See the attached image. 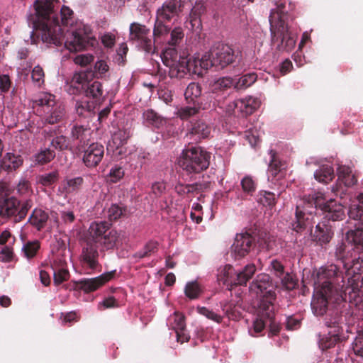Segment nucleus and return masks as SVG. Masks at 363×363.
<instances>
[{
	"label": "nucleus",
	"instance_id": "nucleus-1",
	"mask_svg": "<svg viewBox=\"0 0 363 363\" xmlns=\"http://www.w3.org/2000/svg\"><path fill=\"white\" fill-rule=\"evenodd\" d=\"M55 0H35L30 8L27 16L28 23L32 27L30 38L32 43H35L36 38H40L48 46L64 48L70 52H79L94 45L95 38H89L77 31H67L64 34L60 24L65 26L73 23V11L69 7L62 6L61 9H55Z\"/></svg>",
	"mask_w": 363,
	"mask_h": 363
},
{
	"label": "nucleus",
	"instance_id": "nucleus-2",
	"mask_svg": "<svg viewBox=\"0 0 363 363\" xmlns=\"http://www.w3.org/2000/svg\"><path fill=\"white\" fill-rule=\"evenodd\" d=\"M338 268L335 265H330L323 269L321 274H318V281H320L321 277H325L326 280L321 282L320 290L313 296L311 301V309L316 316L323 315L328 309L329 303L335 306V310L330 311L326 317L340 311V305L347 301L350 305H357L361 301V289L363 287V274L357 273L348 278V285L342 283L335 287V284H339Z\"/></svg>",
	"mask_w": 363,
	"mask_h": 363
},
{
	"label": "nucleus",
	"instance_id": "nucleus-3",
	"mask_svg": "<svg viewBox=\"0 0 363 363\" xmlns=\"http://www.w3.org/2000/svg\"><path fill=\"white\" fill-rule=\"evenodd\" d=\"M348 216L350 219L357 221L354 223L355 229L350 230L345 234V240L350 244L346 245L343 242H339L335 248V255L340 264H335L338 268V280L345 284V278L357 274L354 269H359V256H353V252L357 250H363V194H360L357 199L353 201L348 209ZM348 285V281L347 282Z\"/></svg>",
	"mask_w": 363,
	"mask_h": 363
},
{
	"label": "nucleus",
	"instance_id": "nucleus-4",
	"mask_svg": "<svg viewBox=\"0 0 363 363\" xmlns=\"http://www.w3.org/2000/svg\"><path fill=\"white\" fill-rule=\"evenodd\" d=\"M319 208L328 220H339L345 216L343 206L333 199L327 200L320 191H313L300 198L296 204L294 218L289 223V228L297 233L305 230L311 233L316 223L315 213Z\"/></svg>",
	"mask_w": 363,
	"mask_h": 363
},
{
	"label": "nucleus",
	"instance_id": "nucleus-5",
	"mask_svg": "<svg viewBox=\"0 0 363 363\" xmlns=\"http://www.w3.org/2000/svg\"><path fill=\"white\" fill-rule=\"evenodd\" d=\"M198 16L196 9L191 0H166L157 9L153 35L158 38L167 35L170 26L166 23L172 21L175 23L182 18L185 20L186 28L194 30L196 26H200Z\"/></svg>",
	"mask_w": 363,
	"mask_h": 363
},
{
	"label": "nucleus",
	"instance_id": "nucleus-6",
	"mask_svg": "<svg viewBox=\"0 0 363 363\" xmlns=\"http://www.w3.org/2000/svg\"><path fill=\"white\" fill-rule=\"evenodd\" d=\"M163 64L169 68L171 78H183L187 74L199 75L200 68L196 64L197 55L188 58L179 55L175 48H167L161 56Z\"/></svg>",
	"mask_w": 363,
	"mask_h": 363
},
{
	"label": "nucleus",
	"instance_id": "nucleus-7",
	"mask_svg": "<svg viewBox=\"0 0 363 363\" xmlns=\"http://www.w3.org/2000/svg\"><path fill=\"white\" fill-rule=\"evenodd\" d=\"M237 57L233 48L228 44L218 43L215 44L208 52L204 53L201 57L197 55L196 64L200 68L199 74H202L203 69L206 70L211 67L224 68L233 64Z\"/></svg>",
	"mask_w": 363,
	"mask_h": 363
},
{
	"label": "nucleus",
	"instance_id": "nucleus-8",
	"mask_svg": "<svg viewBox=\"0 0 363 363\" xmlns=\"http://www.w3.org/2000/svg\"><path fill=\"white\" fill-rule=\"evenodd\" d=\"M210 158L209 152L199 147L191 146L182 150L178 164L187 174H198L208 167Z\"/></svg>",
	"mask_w": 363,
	"mask_h": 363
},
{
	"label": "nucleus",
	"instance_id": "nucleus-9",
	"mask_svg": "<svg viewBox=\"0 0 363 363\" xmlns=\"http://www.w3.org/2000/svg\"><path fill=\"white\" fill-rule=\"evenodd\" d=\"M111 225L106 221L93 222L90 225L89 232L91 240L101 250H113L121 242L120 233Z\"/></svg>",
	"mask_w": 363,
	"mask_h": 363
},
{
	"label": "nucleus",
	"instance_id": "nucleus-10",
	"mask_svg": "<svg viewBox=\"0 0 363 363\" xmlns=\"http://www.w3.org/2000/svg\"><path fill=\"white\" fill-rule=\"evenodd\" d=\"M250 291L259 300V307L266 311L273 308L276 294L273 281L267 274H259L250 286Z\"/></svg>",
	"mask_w": 363,
	"mask_h": 363
},
{
	"label": "nucleus",
	"instance_id": "nucleus-11",
	"mask_svg": "<svg viewBox=\"0 0 363 363\" xmlns=\"http://www.w3.org/2000/svg\"><path fill=\"white\" fill-rule=\"evenodd\" d=\"M325 324L329 330L328 334L319 340V347L323 350L332 348L337 342L346 339L342 327V315L337 311L335 313L334 316L330 315L325 317Z\"/></svg>",
	"mask_w": 363,
	"mask_h": 363
},
{
	"label": "nucleus",
	"instance_id": "nucleus-12",
	"mask_svg": "<svg viewBox=\"0 0 363 363\" xmlns=\"http://www.w3.org/2000/svg\"><path fill=\"white\" fill-rule=\"evenodd\" d=\"M32 206L33 202L30 199L20 201L13 196L1 199L0 200V219L13 218L14 222H20L25 218Z\"/></svg>",
	"mask_w": 363,
	"mask_h": 363
},
{
	"label": "nucleus",
	"instance_id": "nucleus-13",
	"mask_svg": "<svg viewBox=\"0 0 363 363\" xmlns=\"http://www.w3.org/2000/svg\"><path fill=\"white\" fill-rule=\"evenodd\" d=\"M256 271L254 264H247L245 268L236 274L234 269L230 264H226L218 269L217 280L220 284L232 286L233 284H246L247 281L252 277Z\"/></svg>",
	"mask_w": 363,
	"mask_h": 363
},
{
	"label": "nucleus",
	"instance_id": "nucleus-14",
	"mask_svg": "<svg viewBox=\"0 0 363 363\" xmlns=\"http://www.w3.org/2000/svg\"><path fill=\"white\" fill-rule=\"evenodd\" d=\"M270 33L272 43L279 51L290 52L295 47L296 37L289 32L286 23L274 24V20L271 19Z\"/></svg>",
	"mask_w": 363,
	"mask_h": 363
},
{
	"label": "nucleus",
	"instance_id": "nucleus-15",
	"mask_svg": "<svg viewBox=\"0 0 363 363\" xmlns=\"http://www.w3.org/2000/svg\"><path fill=\"white\" fill-rule=\"evenodd\" d=\"M154 37L153 32L145 25L133 22L130 25L129 38L130 40L136 43L140 49L147 53L155 52V45L152 39Z\"/></svg>",
	"mask_w": 363,
	"mask_h": 363
},
{
	"label": "nucleus",
	"instance_id": "nucleus-16",
	"mask_svg": "<svg viewBox=\"0 0 363 363\" xmlns=\"http://www.w3.org/2000/svg\"><path fill=\"white\" fill-rule=\"evenodd\" d=\"M93 79L91 69L75 72L70 79L67 80L65 90L69 95L84 94L88 80Z\"/></svg>",
	"mask_w": 363,
	"mask_h": 363
},
{
	"label": "nucleus",
	"instance_id": "nucleus-17",
	"mask_svg": "<svg viewBox=\"0 0 363 363\" xmlns=\"http://www.w3.org/2000/svg\"><path fill=\"white\" fill-rule=\"evenodd\" d=\"M98 246L91 240L82 247L80 262L86 274L94 271H100Z\"/></svg>",
	"mask_w": 363,
	"mask_h": 363
},
{
	"label": "nucleus",
	"instance_id": "nucleus-18",
	"mask_svg": "<svg viewBox=\"0 0 363 363\" xmlns=\"http://www.w3.org/2000/svg\"><path fill=\"white\" fill-rule=\"evenodd\" d=\"M260 104L261 101L259 99L249 96L244 99L230 101L225 107V112L230 115L238 110V112L248 115L258 108Z\"/></svg>",
	"mask_w": 363,
	"mask_h": 363
},
{
	"label": "nucleus",
	"instance_id": "nucleus-19",
	"mask_svg": "<svg viewBox=\"0 0 363 363\" xmlns=\"http://www.w3.org/2000/svg\"><path fill=\"white\" fill-rule=\"evenodd\" d=\"M116 270L104 272L101 275L91 279H82L77 281V286L85 293H89L99 289L106 282L115 278Z\"/></svg>",
	"mask_w": 363,
	"mask_h": 363
},
{
	"label": "nucleus",
	"instance_id": "nucleus-20",
	"mask_svg": "<svg viewBox=\"0 0 363 363\" xmlns=\"http://www.w3.org/2000/svg\"><path fill=\"white\" fill-rule=\"evenodd\" d=\"M255 246V238L248 233H238L235 238L231 249L235 256L243 257Z\"/></svg>",
	"mask_w": 363,
	"mask_h": 363
},
{
	"label": "nucleus",
	"instance_id": "nucleus-21",
	"mask_svg": "<svg viewBox=\"0 0 363 363\" xmlns=\"http://www.w3.org/2000/svg\"><path fill=\"white\" fill-rule=\"evenodd\" d=\"M104 156V145L99 143H93L84 150L82 161L86 167L91 169L98 166Z\"/></svg>",
	"mask_w": 363,
	"mask_h": 363
},
{
	"label": "nucleus",
	"instance_id": "nucleus-22",
	"mask_svg": "<svg viewBox=\"0 0 363 363\" xmlns=\"http://www.w3.org/2000/svg\"><path fill=\"white\" fill-rule=\"evenodd\" d=\"M57 102L55 96L49 92H40L30 101L33 112L38 116L45 114V111Z\"/></svg>",
	"mask_w": 363,
	"mask_h": 363
},
{
	"label": "nucleus",
	"instance_id": "nucleus-23",
	"mask_svg": "<svg viewBox=\"0 0 363 363\" xmlns=\"http://www.w3.org/2000/svg\"><path fill=\"white\" fill-rule=\"evenodd\" d=\"M274 5L275 7L271 9L269 16V23L271 24V18L274 20V24L277 25L279 24V21L280 23H286L285 16L294 7L289 0H275Z\"/></svg>",
	"mask_w": 363,
	"mask_h": 363
},
{
	"label": "nucleus",
	"instance_id": "nucleus-24",
	"mask_svg": "<svg viewBox=\"0 0 363 363\" xmlns=\"http://www.w3.org/2000/svg\"><path fill=\"white\" fill-rule=\"evenodd\" d=\"M211 127L201 120L191 122L188 127L186 136L197 143L201 139L206 138L211 133Z\"/></svg>",
	"mask_w": 363,
	"mask_h": 363
},
{
	"label": "nucleus",
	"instance_id": "nucleus-25",
	"mask_svg": "<svg viewBox=\"0 0 363 363\" xmlns=\"http://www.w3.org/2000/svg\"><path fill=\"white\" fill-rule=\"evenodd\" d=\"M51 268L53 272L54 282L55 284H60L68 279L69 273L67 268V262L65 258L55 257Z\"/></svg>",
	"mask_w": 363,
	"mask_h": 363
},
{
	"label": "nucleus",
	"instance_id": "nucleus-26",
	"mask_svg": "<svg viewBox=\"0 0 363 363\" xmlns=\"http://www.w3.org/2000/svg\"><path fill=\"white\" fill-rule=\"evenodd\" d=\"M45 112V114H41L40 117L45 123L48 124H55L61 121L66 113L65 106L59 101Z\"/></svg>",
	"mask_w": 363,
	"mask_h": 363
},
{
	"label": "nucleus",
	"instance_id": "nucleus-27",
	"mask_svg": "<svg viewBox=\"0 0 363 363\" xmlns=\"http://www.w3.org/2000/svg\"><path fill=\"white\" fill-rule=\"evenodd\" d=\"M84 180L82 177H65L58 187L62 194L68 195L78 192L82 187Z\"/></svg>",
	"mask_w": 363,
	"mask_h": 363
},
{
	"label": "nucleus",
	"instance_id": "nucleus-28",
	"mask_svg": "<svg viewBox=\"0 0 363 363\" xmlns=\"http://www.w3.org/2000/svg\"><path fill=\"white\" fill-rule=\"evenodd\" d=\"M91 130L90 128L82 125H74L71 129V138L73 141H77L80 147L86 145L90 140Z\"/></svg>",
	"mask_w": 363,
	"mask_h": 363
},
{
	"label": "nucleus",
	"instance_id": "nucleus-29",
	"mask_svg": "<svg viewBox=\"0 0 363 363\" xmlns=\"http://www.w3.org/2000/svg\"><path fill=\"white\" fill-rule=\"evenodd\" d=\"M23 160L20 154L7 152L0 160V167L7 172L16 171L23 165Z\"/></svg>",
	"mask_w": 363,
	"mask_h": 363
},
{
	"label": "nucleus",
	"instance_id": "nucleus-30",
	"mask_svg": "<svg viewBox=\"0 0 363 363\" xmlns=\"http://www.w3.org/2000/svg\"><path fill=\"white\" fill-rule=\"evenodd\" d=\"M143 121L146 126L157 130L162 129L168 122L152 109H147L143 112Z\"/></svg>",
	"mask_w": 363,
	"mask_h": 363
},
{
	"label": "nucleus",
	"instance_id": "nucleus-31",
	"mask_svg": "<svg viewBox=\"0 0 363 363\" xmlns=\"http://www.w3.org/2000/svg\"><path fill=\"white\" fill-rule=\"evenodd\" d=\"M201 86L199 83L191 82L187 86L184 91L185 100L189 104H199L204 106L203 99L205 97V95L201 96ZM206 97L208 98V95H206Z\"/></svg>",
	"mask_w": 363,
	"mask_h": 363
},
{
	"label": "nucleus",
	"instance_id": "nucleus-32",
	"mask_svg": "<svg viewBox=\"0 0 363 363\" xmlns=\"http://www.w3.org/2000/svg\"><path fill=\"white\" fill-rule=\"evenodd\" d=\"M268 155L269 156L267 170L268 179L269 180L272 177V181H273L275 177L280 178L283 176L281 171L284 169V164L278 159L277 152L274 150H269Z\"/></svg>",
	"mask_w": 363,
	"mask_h": 363
},
{
	"label": "nucleus",
	"instance_id": "nucleus-33",
	"mask_svg": "<svg viewBox=\"0 0 363 363\" xmlns=\"http://www.w3.org/2000/svg\"><path fill=\"white\" fill-rule=\"evenodd\" d=\"M184 36L183 29L180 26H176L172 30H168L167 35L162 38L154 36L155 41L159 43H166L169 46L179 45Z\"/></svg>",
	"mask_w": 363,
	"mask_h": 363
},
{
	"label": "nucleus",
	"instance_id": "nucleus-34",
	"mask_svg": "<svg viewBox=\"0 0 363 363\" xmlns=\"http://www.w3.org/2000/svg\"><path fill=\"white\" fill-rule=\"evenodd\" d=\"M333 233L331 228L325 223H318L315 225V230L313 235V240L319 245H323L328 243Z\"/></svg>",
	"mask_w": 363,
	"mask_h": 363
},
{
	"label": "nucleus",
	"instance_id": "nucleus-35",
	"mask_svg": "<svg viewBox=\"0 0 363 363\" xmlns=\"http://www.w3.org/2000/svg\"><path fill=\"white\" fill-rule=\"evenodd\" d=\"M48 214L40 208H35L30 216L28 223L37 230H41L46 225Z\"/></svg>",
	"mask_w": 363,
	"mask_h": 363
},
{
	"label": "nucleus",
	"instance_id": "nucleus-36",
	"mask_svg": "<svg viewBox=\"0 0 363 363\" xmlns=\"http://www.w3.org/2000/svg\"><path fill=\"white\" fill-rule=\"evenodd\" d=\"M55 152L49 147H40L39 150L35 153L32 160L35 164L43 165L50 162L55 157Z\"/></svg>",
	"mask_w": 363,
	"mask_h": 363
},
{
	"label": "nucleus",
	"instance_id": "nucleus-37",
	"mask_svg": "<svg viewBox=\"0 0 363 363\" xmlns=\"http://www.w3.org/2000/svg\"><path fill=\"white\" fill-rule=\"evenodd\" d=\"M210 107V104H204V106L199 104H191L182 106L177 111V116L182 120H188L191 117L196 115L201 108L206 109Z\"/></svg>",
	"mask_w": 363,
	"mask_h": 363
},
{
	"label": "nucleus",
	"instance_id": "nucleus-38",
	"mask_svg": "<svg viewBox=\"0 0 363 363\" xmlns=\"http://www.w3.org/2000/svg\"><path fill=\"white\" fill-rule=\"evenodd\" d=\"M338 181L344 184L345 186H351L357 182L356 177L352 174V169L345 165L340 166L337 168Z\"/></svg>",
	"mask_w": 363,
	"mask_h": 363
},
{
	"label": "nucleus",
	"instance_id": "nucleus-39",
	"mask_svg": "<svg viewBox=\"0 0 363 363\" xmlns=\"http://www.w3.org/2000/svg\"><path fill=\"white\" fill-rule=\"evenodd\" d=\"M127 208L122 204L111 203L106 211V216L109 221H116L126 216Z\"/></svg>",
	"mask_w": 363,
	"mask_h": 363
},
{
	"label": "nucleus",
	"instance_id": "nucleus-40",
	"mask_svg": "<svg viewBox=\"0 0 363 363\" xmlns=\"http://www.w3.org/2000/svg\"><path fill=\"white\" fill-rule=\"evenodd\" d=\"M234 88V79L230 77H223L216 79L212 84L211 89L213 94L223 92L225 94L229 89Z\"/></svg>",
	"mask_w": 363,
	"mask_h": 363
},
{
	"label": "nucleus",
	"instance_id": "nucleus-41",
	"mask_svg": "<svg viewBox=\"0 0 363 363\" xmlns=\"http://www.w3.org/2000/svg\"><path fill=\"white\" fill-rule=\"evenodd\" d=\"M203 291V286L197 280L188 281L184 287V294L191 300L198 299Z\"/></svg>",
	"mask_w": 363,
	"mask_h": 363
},
{
	"label": "nucleus",
	"instance_id": "nucleus-42",
	"mask_svg": "<svg viewBox=\"0 0 363 363\" xmlns=\"http://www.w3.org/2000/svg\"><path fill=\"white\" fill-rule=\"evenodd\" d=\"M334 169L331 165L323 164L314 173V177L319 182L328 184L333 179Z\"/></svg>",
	"mask_w": 363,
	"mask_h": 363
},
{
	"label": "nucleus",
	"instance_id": "nucleus-43",
	"mask_svg": "<svg viewBox=\"0 0 363 363\" xmlns=\"http://www.w3.org/2000/svg\"><path fill=\"white\" fill-rule=\"evenodd\" d=\"M257 79L255 72H250L242 75L238 79H234V89H245L253 84Z\"/></svg>",
	"mask_w": 363,
	"mask_h": 363
},
{
	"label": "nucleus",
	"instance_id": "nucleus-44",
	"mask_svg": "<svg viewBox=\"0 0 363 363\" xmlns=\"http://www.w3.org/2000/svg\"><path fill=\"white\" fill-rule=\"evenodd\" d=\"M102 84L99 81L88 80V86H86L84 94L86 97L94 99H100L103 95Z\"/></svg>",
	"mask_w": 363,
	"mask_h": 363
},
{
	"label": "nucleus",
	"instance_id": "nucleus-45",
	"mask_svg": "<svg viewBox=\"0 0 363 363\" xmlns=\"http://www.w3.org/2000/svg\"><path fill=\"white\" fill-rule=\"evenodd\" d=\"M40 247V242L38 240L28 241L24 243L22 249V255L28 259L33 258Z\"/></svg>",
	"mask_w": 363,
	"mask_h": 363
},
{
	"label": "nucleus",
	"instance_id": "nucleus-46",
	"mask_svg": "<svg viewBox=\"0 0 363 363\" xmlns=\"http://www.w3.org/2000/svg\"><path fill=\"white\" fill-rule=\"evenodd\" d=\"M159 243L156 240H150L146 242L144 247L136 252L133 257L135 258L143 259L150 256L151 254L155 253L158 248Z\"/></svg>",
	"mask_w": 363,
	"mask_h": 363
},
{
	"label": "nucleus",
	"instance_id": "nucleus-47",
	"mask_svg": "<svg viewBox=\"0 0 363 363\" xmlns=\"http://www.w3.org/2000/svg\"><path fill=\"white\" fill-rule=\"evenodd\" d=\"M93 78H106L109 75V66L104 60H98L94 66V70H91Z\"/></svg>",
	"mask_w": 363,
	"mask_h": 363
},
{
	"label": "nucleus",
	"instance_id": "nucleus-48",
	"mask_svg": "<svg viewBox=\"0 0 363 363\" xmlns=\"http://www.w3.org/2000/svg\"><path fill=\"white\" fill-rule=\"evenodd\" d=\"M60 175L57 170L40 174L37 177V182L44 186H50L59 179Z\"/></svg>",
	"mask_w": 363,
	"mask_h": 363
},
{
	"label": "nucleus",
	"instance_id": "nucleus-49",
	"mask_svg": "<svg viewBox=\"0 0 363 363\" xmlns=\"http://www.w3.org/2000/svg\"><path fill=\"white\" fill-rule=\"evenodd\" d=\"M130 137V131L128 129H118L113 132L111 138L116 149L122 147Z\"/></svg>",
	"mask_w": 363,
	"mask_h": 363
},
{
	"label": "nucleus",
	"instance_id": "nucleus-50",
	"mask_svg": "<svg viewBox=\"0 0 363 363\" xmlns=\"http://www.w3.org/2000/svg\"><path fill=\"white\" fill-rule=\"evenodd\" d=\"M75 111L79 116H86L94 108L93 102L86 99L78 100L75 102Z\"/></svg>",
	"mask_w": 363,
	"mask_h": 363
},
{
	"label": "nucleus",
	"instance_id": "nucleus-51",
	"mask_svg": "<svg viewBox=\"0 0 363 363\" xmlns=\"http://www.w3.org/2000/svg\"><path fill=\"white\" fill-rule=\"evenodd\" d=\"M242 191L249 194L252 195L257 189V181L251 175H245L240 181Z\"/></svg>",
	"mask_w": 363,
	"mask_h": 363
},
{
	"label": "nucleus",
	"instance_id": "nucleus-52",
	"mask_svg": "<svg viewBox=\"0 0 363 363\" xmlns=\"http://www.w3.org/2000/svg\"><path fill=\"white\" fill-rule=\"evenodd\" d=\"M167 324L172 328L175 333L185 328L184 317L177 313L169 317Z\"/></svg>",
	"mask_w": 363,
	"mask_h": 363
},
{
	"label": "nucleus",
	"instance_id": "nucleus-53",
	"mask_svg": "<svg viewBox=\"0 0 363 363\" xmlns=\"http://www.w3.org/2000/svg\"><path fill=\"white\" fill-rule=\"evenodd\" d=\"M196 311L199 314L217 323H220L223 320V317L220 315L207 307L198 306Z\"/></svg>",
	"mask_w": 363,
	"mask_h": 363
},
{
	"label": "nucleus",
	"instance_id": "nucleus-54",
	"mask_svg": "<svg viewBox=\"0 0 363 363\" xmlns=\"http://www.w3.org/2000/svg\"><path fill=\"white\" fill-rule=\"evenodd\" d=\"M69 147V142L67 138L62 135H57L50 140L49 147L54 150H67Z\"/></svg>",
	"mask_w": 363,
	"mask_h": 363
},
{
	"label": "nucleus",
	"instance_id": "nucleus-55",
	"mask_svg": "<svg viewBox=\"0 0 363 363\" xmlns=\"http://www.w3.org/2000/svg\"><path fill=\"white\" fill-rule=\"evenodd\" d=\"M257 201L264 206L272 207L275 204V194L267 191H260L257 195Z\"/></svg>",
	"mask_w": 363,
	"mask_h": 363
},
{
	"label": "nucleus",
	"instance_id": "nucleus-56",
	"mask_svg": "<svg viewBox=\"0 0 363 363\" xmlns=\"http://www.w3.org/2000/svg\"><path fill=\"white\" fill-rule=\"evenodd\" d=\"M31 79L34 85L37 87H40L44 84L45 74L40 65H37L33 69Z\"/></svg>",
	"mask_w": 363,
	"mask_h": 363
},
{
	"label": "nucleus",
	"instance_id": "nucleus-57",
	"mask_svg": "<svg viewBox=\"0 0 363 363\" xmlns=\"http://www.w3.org/2000/svg\"><path fill=\"white\" fill-rule=\"evenodd\" d=\"M265 327V323L264 320L260 318H256L248 328L249 334L251 336H257L259 333L262 332Z\"/></svg>",
	"mask_w": 363,
	"mask_h": 363
},
{
	"label": "nucleus",
	"instance_id": "nucleus-58",
	"mask_svg": "<svg viewBox=\"0 0 363 363\" xmlns=\"http://www.w3.org/2000/svg\"><path fill=\"white\" fill-rule=\"evenodd\" d=\"M116 33L113 32H105L100 36L101 42L106 48H112L116 43Z\"/></svg>",
	"mask_w": 363,
	"mask_h": 363
},
{
	"label": "nucleus",
	"instance_id": "nucleus-59",
	"mask_svg": "<svg viewBox=\"0 0 363 363\" xmlns=\"http://www.w3.org/2000/svg\"><path fill=\"white\" fill-rule=\"evenodd\" d=\"M94 60V56L90 53L80 54L74 57L73 61L76 65L85 67Z\"/></svg>",
	"mask_w": 363,
	"mask_h": 363
},
{
	"label": "nucleus",
	"instance_id": "nucleus-60",
	"mask_svg": "<svg viewBox=\"0 0 363 363\" xmlns=\"http://www.w3.org/2000/svg\"><path fill=\"white\" fill-rule=\"evenodd\" d=\"M108 176L111 182L116 183L123 177L124 171L121 167L115 165L111 168Z\"/></svg>",
	"mask_w": 363,
	"mask_h": 363
},
{
	"label": "nucleus",
	"instance_id": "nucleus-61",
	"mask_svg": "<svg viewBox=\"0 0 363 363\" xmlns=\"http://www.w3.org/2000/svg\"><path fill=\"white\" fill-rule=\"evenodd\" d=\"M167 186L166 183L163 181L155 182L152 183L151 186V192L155 198L161 197L166 193Z\"/></svg>",
	"mask_w": 363,
	"mask_h": 363
},
{
	"label": "nucleus",
	"instance_id": "nucleus-62",
	"mask_svg": "<svg viewBox=\"0 0 363 363\" xmlns=\"http://www.w3.org/2000/svg\"><path fill=\"white\" fill-rule=\"evenodd\" d=\"M269 269L277 277H281L284 273V265L277 259H273L271 261Z\"/></svg>",
	"mask_w": 363,
	"mask_h": 363
},
{
	"label": "nucleus",
	"instance_id": "nucleus-63",
	"mask_svg": "<svg viewBox=\"0 0 363 363\" xmlns=\"http://www.w3.org/2000/svg\"><path fill=\"white\" fill-rule=\"evenodd\" d=\"M16 190H17V192L21 196L28 195L30 194V192L31 191V186H30V182L25 178L21 179L17 185Z\"/></svg>",
	"mask_w": 363,
	"mask_h": 363
},
{
	"label": "nucleus",
	"instance_id": "nucleus-64",
	"mask_svg": "<svg viewBox=\"0 0 363 363\" xmlns=\"http://www.w3.org/2000/svg\"><path fill=\"white\" fill-rule=\"evenodd\" d=\"M352 349L355 355L363 357V337H357L352 344Z\"/></svg>",
	"mask_w": 363,
	"mask_h": 363
}]
</instances>
